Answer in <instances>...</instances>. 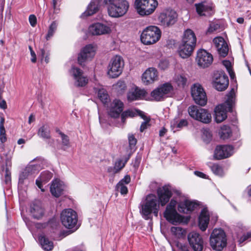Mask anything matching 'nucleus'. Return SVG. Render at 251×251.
<instances>
[{
  "label": "nucleus",
  "mask_w": 251,
  "mask_h": 251,
  "mask_svg": "<svg viewBox=\"0 0 251 251\" xmlns=\"http://www.w3.org/2000/svg\"><path fill=\"white\" fill-rule=\"evenodd\" d=\"M157 194L158 200L155 195L149 194L140 204V212L142 217L146 220L151 219L152 213L157 217L159 202L162 206H164L172 195L171 187L167 185L158 188Z\"/></svg>",
  "instance_id": "obj_1"
},
{
  "label": "nucleus",
  "mask_w": 251,
  "mask_h": 251,
  "mask_svg": "<svg viewBox=\"0 0 251 251\" xmlns=\"http://www.w3.org/2000/svg\"><path fill=\"white\" fill-rule=\"evenodd\" d=\"M108 15L113 18H119L124 16L129 8L127 0H104Z\"/></svg>",
  "instance_id": "obj_2"
},
{
  "label": "nucleus",
  "mask_w": 251,
  "mask_h": 251,
  "mask_svg": "<svg viewBox=\"0 0 251 251\" xmlns=\"http://www.w3.org/2000/svg\"><path fill=\"white\" fill-rule=\"evenodd\" d=\"M226 97L224 103L217 106L215 108V119L218 123L222 122L226 118L227 110H232L233 104L235 101V89L232 88L226 95Z\"/></svg>",
  "instance_id": "obj_3"
},
{
  "label": "nucleus",
  "mask_w": 251,
  "mask_h": 251,
  "mask_svg": "<svg viewBox=\"0 0 251 251\" xmlns=\"http://www.w3.org/2000/svg\"><path fill=\"white\" fill-rule=\"evenodd\" d=\"M210 245L216 251H222L227 245V238L225 231L221 229H214L210 237Z\"/></svg>",
  "instance_id": "obj_4"
},
{
  "label": "nucleus",
  "mask_w": 251,
  "mask_h": 251,
  "mask_svg": "<svg viewBox=\"0 0 251 251\" xmlns=\"http://www.w3.org/2000/svg\"><path fill=\"white\" fill-rule=\"evenodd\" d=\"M161 31L156 26H149L144 29L140 36L141 41L144 45L156 43L160 38Z\"/></svg>",
  "instance_id": "obj_5"
},
{
  "label": "nucleus",
  "mask_w": 251,
  "mask_h": 251,
  "mask_svg": "<svg viewBox=\"0 0 251 251\" xmlns=\"http://www.w3.org/2000/svg\"><path fill=\"white\" fill-rule=\"evenodd\" d=\"M158 6L156 0H135V8L140 16H149L152 14Z\"/></svg>",
  "instance_id": "obj_6"
},
{
  "label": "nucleus",
  "mask_w": 251,
  "mask_h": 251,
  "mask_svg": "<svg viewBox=\"0 0 251 251\" xmlns=\"http://www.w3.org/2000/svg\"><path fill=\"white\" fill-rule=\"evenodd\" d=\"M176 203L177 201L176 200L172 199L164 212V216L166 219L175 225L184 222V217L179 215L176 210Z\"/></svg>",
  "instance_id": "obj_7"
},
{
  "label": "nucleus",
  "mask_w": 251,
  "mask_h": 251,
  "mask_svg": "<svg viewBox=\"0 0 251 251\" xmlns=\"http://www.w3.org/2000/svg\"><path fill=\"white\" fill-rule=\"evenodd\" d=\"M188 111L191 117L203 123L208 124L211 121V114L204 108L192 105L189 107Z\"/></svg>",
  "instance_id": "obj_8"
},
{
  "label": "nucleus",
  "mask_w": 251,
  "mask_h": 251,
  "mask_svg": "<svg viewBox=\"0 0 251 251\" xmlns=\"http://www.w3.org/2000/svg\"><path fill=\"white\" fill-rule=\"evenodd\" d=\"M60 219L62 225L66 228H77V215L73 209L69 208L63 210L61 213Z\"/></svg>",
  "instance_id": "obj_9"
},
{
  "label": "nucleus",
  "mask_w": 251,
  "mask_h": 251,
  "mask_svg": "<svg viewBox=\"0 0 251 251\" xmlns=\"http://www.w3.org/2000/svg\"><path fill=\"white\" fill-rule=\"evenodd\" d=\"M124 63L122 57L119 55L113 57L108 66V75L112 78L119 76L122 72Z\"/></svg>",
  "instance_id": "obj_10"
},
{
  "label": "nucleus",
  "mask_w": 251,
  "mask_h": 251,
  "mask_svg": "<svg viewBox=\"0 0 251 251\" xmlns=\"http://www.w3.org/2000/svg\"><path fill=\"white\" fill-rule=\"evenodd\" d=\"M173 89V87L170 83H165L160 85L151 92V100L157 101L163 100L168 97Z\"/></svg>",
  "instance_id": "obj_11"
},
{
  "label": "nucleus",
  "mask_w": 251,
  "mask_h": 251,
  "mask_svg": "<svg viewBox=\"0 0 251 251\" xmlns=\"http://www.w3.org/2000/svg\"><path fill=\"white\" fill-rule=\"evenodd\" d=\"M177 15L172 9H166L162 11L158 16V20L160 25L168 27L173 25L177 20Z\"/></svg>",
  "instance_id": "obj_12"
},
{
  "label": "nucleus",
  "mask_w": 251,
  "mask_h": 251,
  "mask_svg": "<svg viewBox=\"0 0 251 251\" xmlns=\"http://www.w3.org/2000/svg\"><path fill=\"white\" fill-rule=\"evenodd\" d=\"M191 95L195 102L201 106L207 103L206 93L203 88L199 84H195L191 88Z\"/></svg>",
  "instance_id": "obj_13"
},
{
  "label": "nucleus",
  "mask_w": 251,
  "mask_h": 251,
  "mask_svg": "<svg viewBox=\"0 0 251 251\" xmlns=\"http://www.w3.org/2000/svg\"><path fill=\"white\" fill-rule=\"evenodd\" d=\"M196 11L200 16H210L215 13L214 6L211 2L202 1L195 4Z\"/></svg>",
  "instance_id": "obj_14"
},
{
  "label": "nucleus",
  "mask_w": 251,
  "mask_h": 251,
  "mask_svg": "<svg viewBox=\"0 0 251 251\" xmlns=\"http://www.w3.org/2000/svg\"><path fill=\"white\" fill-rule=\"evenodd\" d=\"M228 78L224 73H217L214 74L213 86L219 91L225 90L228 86Z\"/></svg>",
  "instance_id": "obj_15"
},
{
  "label": "nucleus",
  "mask_w": 251,
  "mask_h": 251,
  "mask_svg": "<svg viewBox=\"0 0 251 251\" xmlns=\"http://www.w3.org/2000/svg\"><path fill=\"white\" fill-rule=\"evenodd\" d=\"M189 244L194 251H202L203 242L201 236L196 232H191L188 235Z\"/></svg>",
  "instance_id": "obj_16"
},
{
  "label": "nucleus",
  "mask_w": 251,
  "mask_h": 251,
  "mask_svg": "<svg viewBox=\"0 0 251 251\" xmlns=\"http://www.w3.org/2000/svg\"><path fill=\"white\" fill-rule=\"evenodd\" d=\"M88 32L92 35H100L109 34L111 32V29L110 27L106 25L97 23L89 26Z\"/></svg>",
  "instance_id": "obj_17"
},
{
  "label": "nucleus",
  "mask_w": 251,
  "mask_h": 251,
  "mask_svg": "<svg viewBox=\"0 0 251 251\" xmlns=\"http://www.w3.org/2000/svg\"><path fill=\"white\" fill-rule=\"evenodd\" d=\"M196 61L199 66L203 68H206L212 63L213 56L205 50H200L197 52Z\"/></svg>",
  "instance_id": "obj_18"
},
{
  "label": "nucleus",
  "mask_w": 251,
  "mask_h": 251,
  "mask_svg": "<svg viewBox=\"0 0 251 251\" xmlns=\"http://www.w3.org/2000/svg\"><path fill=\"white\" fill-rule=\"evenodd\" d=\"M96 49L95 46L89 44L86 45L81 51L78 56V62L80 65L87 60L93 58L95 54Z\"/></svg>",
  "instance_id": "obj_19"
},
{
  "label": "nucleus",
  "mask_w": 251,
  "mask_h": 251,
  "mask_svg": "<svg viewBox=\"0 0 251 251\" xmlns=\"http://www.w3.org/2000/svg\"><path fill=\"white\" fill-rule=\"evenodd\" d=\"M29 212L31 216L37 220L41 219L45 214V208L39 201H35L31 203Z\"/></svg>",
  "instance_id": "obj_20"
},
{
  "label": "nucleus",
  "mask_w": 251,
  "mask_h": 251,
  "mask_svg": "<svg viewBox=\"0 0 251 251\" xmlns=\"http://www.w3.org/2000/svg\"><path fill=\"white\" fill-rule=\"evenodd\" d=\"M71 73L75 79V85L78 87L84 86L88 83V78L84 76L83 72L77 67H73Z\"/></svg>",
  "instance_id": "obj_21"
},
{
  "label": "nucleus",
  "mask_w": 251,
  "mask_h": 251,
  "mask_svg": "<svg viewBox=\"0 0 251 251\" xmlns=\"http://www.w3.org/2000/svg\"><path fill=\"white\" fill-rule=\"evenodd\" d=\"M233 148L229 145L218 146L214 151V157L217 159L228 157L233 153Z\"/></svg>",
  "instance_id": "obj_22"
},
{
  "label": "nucleus",
  "mask_w": 251,
  "mask_h": 251,
  "mask_svg": "<svg viewBox=\"0 0 251 251\" xmlns=\"http://www.w3.org/2000/svg\"><path fill=\"white\" fill-rule=\"evenodd\" d=\"M142 78L146 85L153 83L158 79V72L155 68H149L143 74Z\"/></svg>",
  "instance_id": "obj_23"
},
{
  "label": "nucleus",
  "mask_w": 251,
  "mask_h": 251,
  "mask_svg": "<svg viewBox=\"0 0 251 251\" xmlns=\"http://www.w3.org/2000/svg\"><path fill=\"white\" fill-rule=\"evenodd\" d=\"M124 104L120 100L115 99L108 107V114L113 118H118L123 110Z\"/></svg>",
  "instance_id": "obj_24"
},
{
  "label": "nucleus",
  "mask_w": 251,
  "mask_h": 251,
  "mask_svg": "<svg viewBox=\"0 0 251 251\" xmlns=\"http://www.w3.org/2000/svg\"><path fill=\"white\" fill-rule=\"evenodd\" d=\"M213 43L221 56L225 57L228 53V46L222 37H217L213 39Z\"/></svg>",
  "instance_id": "obj_25"
},
{
  "label": "nucleus",
  "mask_w": 251,
  "mask_h": 251,
  "mask_svg": "<svg viewBox=\"0 0 251 251\" xmlns=\"http://www.w3.org/2000/svg\"><path fill=\"white\" fill-rule=\"evenodd\" d=\"M147 93L144 89L135 87L132 88L128 92L127 98L128 101H131L144 98Z\"/></svg>",
  "instance_id": "obj_26"
},
{
  "label": "nucleus",
  "mask_w": 251,
  "mask_h": 251,
  "mask_svg": "<svg viewBox=\"0 0 251 251\" xmlns=\"http://www.w3.org/2000/svg\"><path fill=\"white\" fill-rule=\"evenodd\" d=\"M209 222V212L206 208H203L200 214L199 218V226L203 231H205L208 226Z\"/></svg>",
  "instance_id": "obj_27"
},
{
  "label": "nucleus",
  "mask_w": 251,
  "mask_h": 251,
  "mask_svg": "<svg viewBox=\"0 0 251 251\" xmlns=\"http://www.w3.org/2000/svg\"><path fill=\"white\" fill-rule=\"evenodd\" d=\"M64 189V185L59 180L53 181L50 187V191L55 197H60L63 193Z\"/></svg>",
  "instance_id": "obj_28"
},
{
  "label": "nucleus",
  "mask_w": 251,
  "mask_h": 251,
  "mask_svg": "<svg viewBox=\"0 0 251 251\" xmlns=\"http://www.w3.org/2000/svg\"><path fill=\"white\" fill-rule=\"evenodd\" d=\"M100 7V1L99 0H92L88 5L87 9L84 12L81 17L85 18L91 16L97 13Z\"/></svg>",
  "instance_id": "obj_29"
},
{
  "label": "nucleus",
  "mask_w": 251,
  "mask_h": 251,
  "mask_svg": "<svg viewBox=\"0 0 251 251\" xmlns=\"http://www.w3.org/2000/svg\"><path fill=\"white\" fill-rule=\"evenodd\" d=\"M194 49L195 48H192L190 45L187 46L180 42L177 51L181 58H187L192 54Z\"/></svg>",
  "instance_id": "obj_30"
},
{
  "label": "nucleus",
  "mask_w": 251,
  "mask_h": 251,
  "mask_svg": "<svg viewBox=\"0 0 251 251\" xmlns=\"http://www.w3.org/2000/svg\"><path fill=\"white\" fill-rule=\"evenodd\" d=\"M38 162L33 164V161L31 163L27 165L25 168V173H30L32 176L37 174L39 171L42 169L41 164L42 163V159L39 158L35 159Z\"/></svg>",
  "instance_id": "obj_31"
},
{
  "label": "nucleus",
  "mask_w": 251,
  "mask_h": 251,
  "mask_svg": "<svg viewBox=\"0 0 251 251\" xmlns=\"http://www.w3.org/2000/svg\"><path fill=\"white\" fill-rule=\"evenodd\" d=\"M52 177V174L48 171L43 172L40 176L36 179V184L38 187L44 192V190L42 188V183H46Z\"/></svg>",
  "instance_id": "obj_32"
},
{
  "label": "nucleus",
  "mask_w": 251,
  "mask_h": 251,
  "mask_svg": "<svg viewBox=\"0 0 251 251\" xmlns=\"http://www.w3.org/2000/svg\"><path fill=\"white\" fill-rule=\"evenodd\" d=\"M94 90L97 93L99 99L104 104L106 103L109 100V95L107 92L101 86L95 87Z\"/></svg>",
  "instance_id": "obj_33"
},
{
  "label": "nucleus",
  "mask_w": 251,
  "mask_h": 251,
  "mask_svg": "<svg viewBox=\"0 0 251 251\" xmlns=\"http://www.w3.org/2000/svg\"><path fill=\"white\" fill-rule=\"evenodd\" d=\"M38 135L44 139H49L50 138V130L49 126L48 125H43L41 126L37 132Z\"/></svg>",
  "instance_id": "obj_34"
},
{
  "label": "nucleus",
  "mask_w": 251,
  "mask_h": 251,
  "mask_svg": "<svg viewBox=\"0 0 251 251\" xmlns=\"http://www.w3.org/2000/svg\"><path fill=\"white\" fill-rule=\"evenodd\" d=\"M39 240L42 248L44 250L49 251L52 250L53 247L52 242L50 241L45 236L40 235Z\"/></svg>",
  "instance_id": "obj_35"
},
{
  "label": "nucleus",
  "mask_w": 251,
  "mask_h": 251,
  "mask_svg": "<svg viewBox=\"0 0 251 251\" xmlns=\"http://www.w3.org/2000/svg\"><path fill=\"white\" fill-rule=\"evenodd\" d=\"M187 121L185 119H181L179 121V119L176 118L171 122V127L173 128H176L180 129L187 126Z\"/></svg>",
  "instance_id": "obj_36"
},
{
  "label": "nucleus",
  "mask_w": 251,
  "mask_h": 251,
  "mask_svg": "<svg viewBox=\"0 0 251 251\" xmlns=\"http://www.w3.org/2000/svg\"><path fill=\"white\" fill-rule=\"evenodd\" d=\"M56 132L59 134L61 138L62 148L64 150L69 148L70 140L69 137L61 132L59 129H56Z\"/></svg>",
  "instance_id": "obj_37"
},
{
  "label": "nucleus",
  "mask_w": 251,
  "mask_h": 251,
  "mask_svg": "<svg viewBox=\"0 0 251 251\" xmlns=\"http://www.w3.org/2000/svg\"><path fill=\"white\" fill-rule=\"evenodd\" d=\"M181 40L197 41V37L192 30L187 29L184 31Z\"/></svg>",
  "instance_id": "obj_38"
},
{
  "label": "nucleus",
  "mask_w": 251,
  "mask_h": 251,
  "mask_svg": "<svg viewBox=\"0 0 251 251\" xmlns=\"http://www.w3.org/2000/svg\"><path fill=\"white\" fill-rule=\"evenodd\" d=\"M129 157H128L125 159V160H123L122 159H119L115 162L114 167L115 173H118L125 167L126 163L129 159Z\"/></svg>",
  "instance_id": "obj_39"
},
{
  "label": "nucleus",
  "mask_w": 251,
  "mask_h": 251,
  "mask_svg": "<svg viewBox=\"0 0 251 251\" xmlns=\"http://www.w3.org/2000/svg\"><path fill=\"white\" fill-rule=\"evenodd\" d=\"M114 89L117 92L122 94L125 92L126 89V85L125 82L122 80L118 81L115 84L113 85Z\"/></svg>",
  "instance_id": "obj_40"
},
{
  "label": "nucleus",
  "mask_w": 251,
  "mask_h": 251,
  "mask_svg": "<svg viewBox=\"0 0 251 251\" xmlns=\"http://www.w3.org/2000/svg\"><path fill=\"white\" fill-rule=\"evenodd\" d=\"M57 25L58 24L56 21L52 22L51 24L50 25L48 32V34L46 36V39H47V40H49L50 39L51 37L53 36L54 33H55L57 29Z\"/></svg>",
  "instance_id": "obj_41"
},
{
  "label": "nucleus",
  "mask_w": 251,
  "mask_h": 251,
  "mask_svg": "<svg viewBox=\"0 0 251 251\" xmlns=\"http://www.w3.org/2000/svg\"><path fill=\"white\" fill-rule=\"evenodd\" d=\"M219 133L221 138L226 139L230 136L231 131L229 126H224L221 127V131Z\"/></svg>",
  "instance_id": "obj_42"
},
{
  "label": "nucleus",
  "mask_w": 251,
  "mask_h": 251,
  "mask_svg": "<svg viewBox=\"0 0 251 251\" xmlns=\"http://www.w3.org/2000/svg\"><path fill=\"white\" fill-rule=\"evenodd\" d=\"M139 115L145 120V121L142 123L140 128V131L143 132L150 126L149 122L150 121V118L146 116L144 113L142 111L139 112Z\"/></svg>",
  "instance_id": "obj_43"
},
{
  "label": "nucleus",
  "mask_w": 251,
  "mask_h": 251,
  "mask_svg": "<svg viewBox=\"0 0 251 251\" xmlns=\"http://www.w3.org/2000/svg\"><path fill=\"white\" fill-rule=\"evenodd\" d=\"M171 231L178 238H181L183 237L185 234V231L180 227H172L171 228Z\"/></svg>",
  "instance_id": "obj_44"
},
{
  "label": "nucleus",
  "mask_w": 251,
  "mask_h": 251,
  "mask_svg": "<svg viewBox=\"0 0 251 251\" xmlns=\"http://www.w3.org/2000/svg\"><path fill=\"white\" fill-rule=\"evenodd\" d=\"M178 210L181 213H188V204L187 199L178 202Z\"/></svg>",
  "instance_id": "obj_45"
},
{
  "label": "nucleus",
  "mask_w": 251,
  "mask_h": 251,
  "mask_svg": "<svg viewBox=\"0 0 251 251\" xmlns=\"http://www.w3.org/2000/svg\"><path fill=\"white\" fill-rule=\"evenodd\" d=\"M175 81L178 86L184 87L186 84L187 78L183 75H179L175 78Z\"/></svg>",
  "instance_id": "obj_46"
},
{
  "label": "nucleus",
  "mask_w": 251,
  "mask_h": 251,
  "mask_svg": "<svg viewBox=\"0 0 251 251\" xmlns=\"http://www.w3.org/2000/svg\"><path fill=\"white\" fill-rule=\"evenodd\" d=\"M41 55L42 58H45V61L46 63H48L49 61V56L50 55V50L48 49L47 47H44V48L40 50Z\"/></svg>",
  "instance_id": "obj_47"
},
{
  "label": "nucleus",
  "mask_w": 251,
  "mask_h": 251,
  "mask_svg": "<svg viewBox=\"0 0 251 251\" xmlns=\"http://www.w3.org/2000/svg\"><path fill=\"white\" fill-rule=\"evenodd\" d=\"M116 189L118 191H119L122 195L126 194L128 192L127 187L125 186V185L121 184V183H118L117 184Z\"/></svg>",
  "instance_id": "obj_48"
},
{
  "label": "nucleus",
  "mask_w": 251,
  "mask_h": 251,
  "mask_svg": "<svg viewBox=\"0 0 251 251\" xmlns=\"http://www.w3.org/2000/svg\"><path fill=\"white\" fill-rule=\"evenodd\" d=\"M128 140L129 143V146L131 149L135 147L137 143V140L135 138L133 134H129L128 136Z\"/></svg>",
  "instance_id": "obj_49"
},
{
  "label": "nucleus",
  "mask_w": 251,
  "mask_h": 251,
  "mask_svg": "<svg viewBox=\"0 0 251 251\" xmlns=\"http://www.w3.org/2000/svg\"><path fill=\"white\" fill-rule=\"evenodd\" d=\"M32 176L30 173H25V169L20 174L19 176V182L22 184L24 183V180Z\"/></svg>",
  "instance_id": "obj_50"
},
{
  "label": "nucleus",
  "mask_w": 251,
  "mask_h": 251,
  "mask_svg": "<svg viewBox=\"0 0 251 251\" xmlns=\"http://www.w3.org/2000/svg\"><path fill=\"white\" fill-rule=\"evenodd\" d=\"M32 176L30 173H25V169L20 174L19 176V182L22 184L24 183V180Z\"/></svg>",
  "instance_id": "obj_51"
},
{
  "label": "nucleus",
  "mask_w": 251,
  "mask_h": 251,
  "mask_svg": "<svg viewBox=\"0 0 251 251\" xmlns=\"http://www.w3.org/2000/svg\"><path fill=\"white\" fill-rule=\"evenodd\" d=\"M223 65L226 68L231 78L234 76L233 73L231 69V64L228 60H224L223 61Z\"/></svg>",
  "instance_id": "obj_52"
},
{
  "label": "nucleus",
  "mask_w": 251,
  "mask_h": 251,
  "mask_svg": "<svg viewBox=\"0 0 251 251\" xmlns=\"http://www.w3.org/2000/svg\"><path fill=\"white\" fill-rule=\"evenodd\" d=\"M212 171L216 175H221L222 174V169L218 164H213L211 166Z\"/></svg>",
  "instance_id": "obj_53"
},
{
  "label": "nucleus",
  "mask_w": 251,
  "mask_h": 251,
  "mask_svg": "<svg viewBox=\"0 0 251 251\" xmlns=\"http://www.w3.org/2000/svg\"><path fill=\"white\" fill-rule=\"evenodd\" d=\"M220 28V25L218 24L212 23L210 25V26L207 30V32L212 33L217 32Z\"/></svg>",
  "instance_id": "obj_54"
},
{
  "label": "nucleus",
  "mask_w": 251,
  "mask_h": 251,
  "mask_svg": "<svg viewBox=\"0 0 251 251\" xmlns=\"http://www.w3.org/2000/svg\"><path fill=\"white\" fill-rule=\"evenodd\" d=\"M187 201L189 213L193 211L198 206V205L196 202L190 200H187Z\"/></svg>",
  "instance_id": "obj_55"
},
{
  "label": "nucleus",
  "mask_w": 251,
  "mask_h": 251,
  "mask_svg": "<svg viewBox=\"0 0 251 251\" xmlns=\"http://www.w3.org/2000/svg\"><path fill=\"white\" fill-rule=\"evenodd\" d=\"M29 21L30 25L32 27H34L37 23V19L35 15H30L29 17Z\"/></svg>",
  "instance_id": "obj_56"
},
{
  "label": "nucleus",
  "mask_w": 251,
  "mask_h": 251,
  "mask_svg": "<svg viewBox=\"0 0 251 251\" xmlns=\"http://www.w3.org/2000/svg\"><path fill=\"white\" fill-rule=\"evenodd\" d=\"M180 42L187 46L190 45L192 48H195L197 41L181 40Z\"/></svg>",
  "instance_id": "obj_57"
},
{
  "label": "nucleus",
  "mask_w": 251,
  "mask_h": 251,
  "mask_svg": "<svg viewBox=\"0 0 251 251\" xmlns=\"http://www.w3.org/2000/svg\"><path fill=\"white\" fill-rule=\"evenodd\" d=\"M133 112L131 111L128 110L125 111L121 115L122 121L123 122H125L126 116H133Z\"/></svg>",
  "instance_id": "obj_58"
},
{
  "label": "nucleus",
  "mask_w": 251,
  "mask_h": 251,
  "mask_svg": "<svg viewBox=\"0 0 251 251\" xmlns=\"http://www.w3.org/2000/svg\"><path fill=\"white\" fill-rule=\"evenodd\" d=\"M169 66V62L166 60L161 61L159 64V67L162 70L166 69Z\"/></svg>",
  "instance_id": "obj_59"
},
{
  "label": "nucleus",
  "mask_w": 251,
  "mask_h": 251,
  "mask_svg": "<svg viewBox=\"0 0 251 251\" xmlns=\"http://www.w3.org/2000/svg\"><path fill=\"white\" fill-rule=\"evenodd\" d=\"M5 182L6 184L11 182V173L7 169H6L5 171Z\"/></svg>",
  "instance_id": "obj_60"
},
{
  "label": "nucleus",
  "mask_w": 251,
  "mask_h": 251,
  "mask_svg": "<svg viewBox=\"0 0 251 251\" xmlns=\"http://www.w3.org/2000/svg\"><path fill=\"white\" fill-rule=\"evenodd\" d=\"M130 181V176L129 175H126L119 183L123 184H127Z\"/></svg>",
  "instance_id": "obj_61"
},
{
  "label": "nucleus",
  "mask_w": 251,
  "mask_h": 251,
  "mask_svg": "<svg viewBox=\"0 0 251 251\" xmlns=\"http://www.w3.org/2000/svg\"><path fill=\"white\" fill-rule=\"evenodd\" d=\"M29 49L30 51V54L31 56V61L33 63H35L36 61V56L35 52L32 50V48L31 46H29Z\"/></svg>",
  "instance_id": "obj_62"
},
{
  "label": "nucleus",
  "mask_w": 251,
  "mask_h": 251,
  "mask_svg": "<svg viewBox=\"0 0 251 251\" xmlns=\"http://www.w3.org/2000/svg\"><path fill=\"white\" fill-rule=\"evenodd\" d=\"M4 119L3 118H1L0 121V132H5V129L4 127Z\"/></svg>",
  "instance_id": "obj_63"
},
{
  "label": "nucleus",
  "mask_w": 251,
  "mask_h": 251,
  "mask_svg": "<svg viewBox=\"0 0 251 251\" xmlns=\"http://www.w3.org/2000/svg\"><path fill=\"white\" fill-rule=\"evenodd\" d=\"M0 140L1 143H4L6 140V137L5 136V132H0Z\"/></svg>",
  "instance_id": "obj_64"
}]
</instances>
